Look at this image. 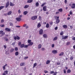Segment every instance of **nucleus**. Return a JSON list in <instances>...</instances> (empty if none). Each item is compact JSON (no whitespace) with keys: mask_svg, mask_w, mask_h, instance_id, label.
<instances>
[{"mask_svg":"<svg viewBox=\"0 0 75 75\" xmlns=\"http://www.w3.org/2000/svg\"><path fill=\"white\" fill-rule=\"evenodd\" d=\"M59 16H55L54 18L56 20V24H58L59 22H60V20L59 19Z\"/></svg>","mask_w":75,"mask_h":75,"instance_id":"1","label":"nucleus"},{"mask_svg":"<svg viewBox=\"0 0 75 75\" xmlns=\"http://www.w3.org/2000/svg\"><path fill=\"white\" fill-rule=\"evenodd\" d=\"M23 17V15H20L19 16L18 18H16V20L17 21H20L21 20V18Z\"/></svg>","mask_w":75,"mask_h":75,"instance_id":"2","label":"nucleus"},{"mask_svg":"<svg viewBox=\"0 0 75 75\" xmlns=\"http://www.w3.org/2000/svg\"><path fill=\"white\" fill-rule=\"evenodd\" d=\"M31 42V40H28V43H29L28 44L30 46H31L33 44V42Z\"/></svg>","mask_w":75,"mask_h":75,"instance_id":"3","label":"nucleus"},{"mask_svg":"<svg viewBox=\"0 0 75 75\" xmlns=\"http://www.w3.org/2000/svg\"><path fill=\"white\" fill-rule=\"evenodd\" d=\"M37 18V16H33L31 18V19L32 20H36Z\"/></svg>","mask_w":75,"mask_h":75,"instance_id":"4","label":"nucleus"},{"mask_svg":"<svg viewBox=\"0 0 75 75\" xmlns=\"http://www.w3.org/2000/svg\"><path fill=\"white\" fill-rule=\"evenodd\" d=\"M13 38L14 40H17V39L18 40L20 39V37L18 36H16V37H13Z\"/></svg>","mask_w":75,"mask_h":75,"instance_id":"5","label":"nucleus"},{"mask_svg":"<svg viewBox=\"0 0 75 75\" xmlns=\"http://www.w3.org/2000/svg\"><path fill=\"white\" fill-rule=\"evenodd\" d=\"M68 37V36H66L64 37V35L62 36V40H66Z\"/></svg>","mask_w":75,"mask_h":75,"instance_id":"6","label":"nucleus"},{"mask_svg":"<svg viewBox=\"0 0 75 75\" xmlns=\"http://www.w3.org/2000/svg\"><path fill=\"white\" fill-rule=\"evenodd\" d=\"M8 74V71L6 70L4 71V73L2 74V75H6Z\"/></svg>","mask_w":75,"mask_h":75,"instance_id":"7","label":"nucleus"},{"mask_svg":"<svg viewBox=\"0 0 75 75\" xmlns=\"http://www.w3.org/2000/svg\"><path fill=\"white\" fill-rule=\"evenodd\" d=\"M52 52L54 54H57V53H58V52H57V50H54L52 51Z\"/></svg>","mask_w":75,"mask_h":75,"instance_id":"8","label":"nucleus"},{"mask_svg":"<svg viewBox=\"0 0 75 75\" xmlns=\"http://www.w3.org/2000/svg\"><path fill=\"white\" fill-rule=\"evenodd\" d=\"M5 30L8 32H10L11 31V29L8 28H6L5 29Z\"/></svg>","mask_w":75,"mask_h":75,"instance_id":"9","label":"nucleus"},{"mask_svg":"<svg viewBox=\"0 0 75 75\" xmlns=\"http://www.w3.org/2000/svg\"><path fill=\"white\" fill-rule=\"evenodd\" d=\"M9 4L10 3L9 2V1L7 2L6 4V6H5L6 8H7V7H8Z\"/></svg>","mask_w":75,"mask_h":75,"instance_id":"10","label":"nucleus"},{"mask_svg":"<svg viewBox=\"0 0 75 75\" xmlns=\"http://www.w3.org/2000/svg\"><path fill=\"white\" fill-rule=\"evenodd\" d=\"M47 6H45L43 7V10L44 11H46L47 10Z\"/></svg>","mask_w":75,"mask_h":75,"instance_id":"11","label":"nucleus"},{"mask_svg":"<svg viewBox=\"0 0 75 75\" xmlns=\"http://www.w3.org/2000/svg\"><path fill=\"white\" fill-rule=\"evenodd\" d=\"M23 27H25V28L26 29H27V28H28V26H27V24H23Z\"/></svg>","mask_w":75,"mask_h":75,"instance_id":"12","label":"nucleus"},{"mask_svg":"<svg viewBox=\"0 0 75 75\" xmlns=\"http://www.w3.org/2000/svg\"><path fill=\"white\" fill-rule=\"evenodd\" d=\"M42 33H43V30H42V29H41L39 31V34L41 35L42 34Z\"/></svg>","mask_w":75,"mask_h":75,"instance_id":"13","label":"nucleus"},{"mask_svg":"<svg viewBox=\"0 0 75 75\" xmlns=\"http://www.w3.org/2000/svg\"><path fill=\"white\" fill-rule=\"evenodd\" d=\"M43 37L44 38H48V36H47V35L46 34H44L43 35Z\"/></svg>","mask_w":75,"mask_h":75,"instance_id":"14","label":"nucleus"},{"mask_svg":"<svg viewBox=\"0 0 75 75\" xmlns=\"http://www.w3.org/2000/svg\"><path fill=\"white\" fill-rule=\"evenodd\" d=\"M7 66V64H5V65L2 68L4 69V70H5V69H6V67Z\"/></svg>","mask_w":75,"mask_h":75,"instance_id":"15","label":"nucleus"},{"mask_svg":"<svg viewBox=\"0 0 75 75\" xmlns=\"http://www.w3.org/2000/svg\"><path fill=\"white\" fill-rule=\"evenodd\" d=\"M71 8H75V4H72V6H71Z\"/></svg>","mask_w":75,"mask_h":75,"instance_id":"16","label":"nucleus"},{"mask_svg":"<svg viewBox=\"0 0 75 75\" xmlns=\"http://www.w3.org/2000/svg\"><path fill=\"white\" fill-rule=\"evenodd\" d=\"M20 65L21 66V67H22V66H24V65H25V63L23 62L21 63L20 64Z\"/></svg>","mask_w":75,"mask_h":75,"instance_id":"17","label":"nucleus"},{"mask_svg":"<svg viewBox=\"0 0 75 75\" xmlns=\"http://www.w3.org/2000/svg\"><path fill=\"white\" fill-rule=\"evenodd\" d=\"M28 1L27 2V3H32L33 1V0H27Z\"/></svg>","mask_w":75,"mask_h":75,"instance_id":"18","label":"nucleus"},{"mask_svg":"<svg viewBox=\"0 0 75 75\" xmlns=\"http://www.w3.org/2000/svg\"><path fill=\"white\" fill-rule=\"evenodd\" d=\"M41 26V23H38L37 25L38 28H40Z\"/></svg>","mask_w":75,"mask_h":75,"instance_id":"19","label":"nucleus"},{"mask_svg":"<svg viewBox=\"0 0 75 75\" xmlns=\"http://www.w3.org/2000/svg\"><path fill=\"white\" fill-rule=\"evenodd\" d=\"M12 13V11H9L8 12V13L7 15L8 16H9V15H11V14Z\"/></svg>","mask_w":75,"mask_h":75,"instance_id":"20","label":"nucleus"},{"mask_svg":"<svg viewBox=\"0 0 75 75\" xmlns=\"http://www.w3.org/2000/svg\"><path fill=\"white\" fill-rule=\"evenodd\" d=\"M15 5L14 4H13L11 2H10V6H14Z\"/></svg>","mask_w":75,"mask_h":75,"instance_id":"21","label":"nucleus"},{"mask_svg":"<svg viewBox=\"0 0 75 75\" xmlns=\"http://www.w3.org/2000/svg\"><path fill=\"white\" fill-rule=\"evenodd\" d=\"M60 12H62V11H63V10L62 9V8H61L58 10Z\"/></svg>","mask_w":75,"mask_h":75,"instance_id":"22","label":"nucleus"},{"mask_svg":"<svg viewBox=\"0 0 75 75\" xmlns=\"http://www.w3.org/2000/svg\"><path fill=\"white\" fill-rule=\"evenodd\" d=\"M28 7H29V5H25V6L24 7V8H28Z\"/></svg>","mask_w":75,"mask_h":75,"instance_id":"23","label":"nucleus"},{"mask_svg":"<svg viewBox=\"0 0 75 75\" xmlns=\"http://www.w3.org/2000/svg\"><path fill=\"white\" fill-rule=\"evenodd\" d=\"M27 13H28V11H25L23 12V14H24V15H27Z\"/></svg>","mask_w":75,"mask_h":75,"instance_id":"24","label":"nucleus"},{"mask_svg":"<svg viewBox=\"0 0 75 75\" xmlns=\"http://www.w3.org/2000/svg\"><path fill=\"white\" fill-rule=\"evenodd\" d=\"M20 48H23V47H24V44H23L21 45Z\"/></svg>","mask_w":75,"mask_h":75,"instance_id":"25","label":"nucleus"},{"mask_svg":"<svg viewBox=\"0 0 75 75\" xmlns=\"http://www.w3.org/2000/svg\"><path fill=\"white\" fill-rule=\"evenodd\" d=\"M29 46H30L29 44L28 45H24V48H28Z\"/></svg>","mask_w":75,"mask_h":75,"instance_id":"26","label":"nucleus"},{"mask_svg":"<svg viewBox=\"0 0 75 75\" xmlns=\"http://www.w3.org/2000/svg\"><path fill=\"white\" fill-rule=\"evenodd\" d=\"M50 61L49 60H47L46 62V64H50Z\"/></svg>","mask_w":75,"mask_h":75,"instance_id":"27","label":"nucleus"},{"mask_svg":"<svg viewBox=\"0 0 75 75\" xmlns=\"http://www.w3.org/2000/svg\"><path fill=\"white\" fill-rule=\"evenodd\" d=\"M63 27L64 28H67L68 26L66 25H63Z\"/></svg>","mask_w":75,"mask_h":75,"instance_id":"28","label":"nucleus"},{"mask_svg":"<svg viewBox=\"0 0 75 75\" xmlns=\"http://www.w3.org/2000/svg\"><path fill=\"white\" fill-rule=\"evenodd\" d=\"M42 46L41 45L39 44L38 45V49H40V48H41Z\"/></svg>","mask_w":75,"mask_h":75,"instance_id":"29","label":"nucleus"},{"mask_svg":"<svg viewBox=\"0 0 75 75\" xmlns=\"http://www.w3.org/2000/svg\"><path fill=\"white\" fill-rule=\"evenodd\" d=\"M63 55H64V52H62L59 54V56H62Z\"/></svg>","mask_w":75,"mask_h":75,"instance_id":"30","label":"nucleus"},{"mask_svg":"<svg viewBox=\"0 0 75 75\" xmlns=\"http://www.w3.org/2000/svg\"><path fill=\"white\" fill-rule=\"evenodd\" d=\"M15 55L16 56H17L18 55V52H16L15 53Z\"/></svg>","mask_w":75,"mask_h":75,"instance_id":"31","label":"nucleus"},{"mask_svg":"<svg viewBox=\"0 0 75 75\" xmlns=\"http://www.w3.org/2000/svg\"><path fill=\"white\" fill-rule=\"evenodd\" d=\"M46 28H49V24H48V23H47L46 24Z\"/></svg>","mask_w":75,"mask_h":75,"instance_id":"32","label":"nucleus"},{"mask_svg":"<svg viewBox=\"0 0 75 75\" xmlns=\"http://www.w3.org/2000/svg\"><path fill=\"white\" fill-rule=\"evenodd\" d=\"M35 5L36 7H38L39 6V3L38 2H37L35 4Z\"/></svg>","mask_w":75,"mask_h":75,"instance_id":"33","label":"nucleus"},{"mask_svg":"<svg viewBox=\"0 0 75 75\" xmlns=\"http://www.w3.org/2000/svg\"><path fill=\"white\" fill-rule=\"evenodd\" d=\"M37 63H35L33 64V67L34 68V67H35L36 66H37Z\"/></svg>","mask_w":75,"mask_h":75,"instance_id":"34","label":"nucleus"},{"mask_svg":"<svg viewBox=\"0 0 75 75\" xmlns=\"http://www.w3.org/2000/svg\"><path fill=\"white\" fill-rule=\"evenodd\" d=\"M14 49L12 48L10 50V52H13L14 51Z\"/></svg>","mask_w":75,"mask_h":75,"instance_id":"35","label":"nucleus"},{"mask_svg":"<svg viewBox=\"0 0 75 75\" xmlns=\"http://www.w3.org/2000/svg\"><path fill=\"white\" fill-rule=\"evenodd\" d=\"M58 38V37H54L53 39V41H55V40H57Z\"/></svg>","mask_w":75,"mask_h":75,"instance_id":"36","label":"nucleus"},{"mask_svg":"<svg viewBox=\"0 0 75 75\" xmlns=\"http://www.w3.org/2000/svg\"><path fill=\"white\" fill-rule=\"evenodd\" d=\"M4 7V6H0V10H1V9L3 8Z\"/></svg>","mask_w":75,"mask_h":75,"instance_id":"37","label":"nucleus"},{"mask_svg":"<svg viewBox=\"0 0 75 75\" xmlns=\"http://www.w3.org/2000/svg\"><path fill=\"white\" fill-rule=\"evenodd\" d=\"M71 72V70L69 69L67 71V73H70Z\"/></svg>","mask_w":75,"mask_h":75,"instance_id":"38","label":"nucleus"},{"mask_svg":"<svg viewBox=\"0 0 75 75\" xmlns=\"http://www.w3.org/2000/svg\"><path fill=\"white\" fill-rule=\"evenodd\" d=\"M4 34H5V33L3 32L2 33L1 35H0V37H2V36H3L4 35Z\"/></svg>","mask_w":75,"mask_h":75,"instance_id":"39","label":"nucleus"},{"mask_svg":"<svg viewBox=\"0 0 75 75\" xmlns=\"http://www.w3.org/2000/svg\"><path fill=\"white\" fill-rule=\"evenodd\" d=\"M9 24L10 26H13V23L11 22H10Z\"/></svg>","mask_w":75,"mask_h":75,"instance_id":"40","label":"nucleus"},{"mask_svg":"<svg viewBox=\"0 0 75 75\" xmlns=\"http://www.w3.org/2000/svg\"><path fill=\"white\" fill-rule=\"evenodd\" d=\"M70 44H71L70 42H67L66 45H70Z\"/></svg>","mask_w":75,"mask_h":75,"instance_id":"41","label":"nucleus"},{"mask_svg":"<svg viewBox=\"0 0 75 75\" xmlns=\"http://www.w3.org/2000/svg\"><path fill=\"white\" fill-rule=\"evenodd\" d=\"M64 34V32L63 31H62L61 33H60V35H62Z\"/></svg>","mask_w":75,"mask_h":75,"instance_id":"42","label":"nucleus"},{"mask_svg":"<svg viewBox=\"0 0 75 75\" xmlns=\"http://www.w3.org/2000/svg\"><path fill=\"white\" fill-rule=\"evenodd\" d=\"M0 26L1 27H4V25H0Z\"/></svg>","mask_w":75,"mask_h":75,"instance_id":"43","label":"nucleus"},{"mask_svg":"<svg viewBox=\"0 0 75 75\" xmlns=\"http://www.w3.org/2000/svg\"><path fill=\"white\" fill-rule=\"evenodd\" d=\"M21 42H19L18 43V45L19 46H20V45H21Z\"/></svg>","mask_w":75,"mask_h":75,"instance_id":"44","label":"nucleus"},{"mask_svg":"<svg viewBox=\"0 0 75 75\" xmlns=\"http://www.w3.org/2000/svg\"><path fill=\"white\" fill-rule=\"evenodd\" d=\"M15 50L16 51H18V48L17 47H15Z\"/></svg>","mask_w":75,"mask_h":75,"instance_id":"45","label":"nucleus"},{"mask_svg":"<svg viewBox=\"0 0 75 75\" xmlns=\"http://www.w3.org/2000/svg\"><path fill=\"white\" fill-rule=\"evenodd\" d=\"M41 18H42L41 17L39 16V19L40 21H41Z\"/></svg>","mask_w":75,"mask_h":75,"instance_id":"46","label":"nucleus"},{"mask_svg":"<svg viewBox=\"0 0 75 75\" xmlns=\"http://www.w3.org/2000/svg\"><path fill=\"white\" fill-rule=\"evenodd\" d=\"M46 4L45 3H44L41 6V7H43Z\"/></svg>","mask_w":75,"mask_h":75,"instance_id":"47","label":"nucleus"},{"mask_svg":"<svg viewBox=\"0 0 75 75\" xmlns=\"http://www.w3.org/2000/svg\"><path fill=\"white\" fill-rule=\"evenodd\" d=\"M50 25H52L53 24V22H52V21L50 22Z\"/></svg>","mask_w":75,"mask_h":75,"instance_id":"48","label":"nucleus"},{"mask_svg":"<svg viewBox=\"0 0 75 75\" xmlns=\"http://www.w3.org/2000/svg\"><path fill=\"white\" fill-rule=\"evenodd\" d=\"M54 46H55V45L54 44H53L52 45V48H54Z\"/></svg>","mask_w":75,"mask_h":75,"instance_id":"49","label":"nucleus"},{"mask_svg":"<svg viewBox=\"0 0 75 75\" xmlns=\"http://www.w3.org/2000/svg\"><path fill=\"white\" fill-rule=\"evenodd\" d=\"M44 72L45 73H48V71H47L46 70H45L44 71Z\"/></svg>","mask_w":75,"mask_h":75,"instance_id":"50","label":"nucleus"},{"mask_svg":"<svg viewBox=\"0 0 75 75\" xmlns=\"http://www.w3.org/2000/svg\"><path fill=\"white\" fill-rule=\"evenodd\" d=\"M3 33V30H1L0 31V35L1 34H2Z\"/></svg>","mask_w":75,"mask_h":75,"instance_id":"51","label":"nucleus"},{"mask_svg":"<svg viewBox=\"0 0 75 75\" xmlns=\"http://www.w3.org/2000/svg\"><path fill=\"white\" fill-rule=\"evenodd\" d=\"M64 74H66V70L65 69H64L63 70Z\"/></svg>","mask_w":75,"mask_h":75,"instance_id":"52","label":"nucleus"},{"mask_svg":"<svg viewBox=\"0 0 75 75\" xmlns=\"http://www.w3.org/2000/svg\"><path fill=\"white\" fill-rule=\"evenodd\" d=\"M4 19H2L1 21V23H3V22H4Z\"/></svg>","mask_w":75,"mask_h":75,"instance_id":"53","label":"nucleus"},{"mask_svg":"<svg viewBox=\"0 0 75 75\" xmlns=\"http://www.w3.org/2000/svg\"><path fill=\"white\" fill-rule=\"evenodd\" d=\"M59 11H57L55 13L56 14H59Z\"/></svg>","mask_w":75,"mask_h":75,"instance_id":"54","label":"nucleus"},{"mask_svg":"<svg viewBox=\"0 0 75 75\" xmlns=\"http://www.w3.org/2000/svg\"><path fill=\"white\" fill-rule=\"evenodd\" d=\"M15 44H16V42H14L12 43V45H15Z\"/></svg>","mask_w":75,"mask_h":75,"instance_id":"55","label":"nucleus"},{"mask_svg":"<svg viewBox=\"0 0 75 75\" xmlns=\"http://www.w3.org/2000/svg\"><path fill=\"white\" fill-rule=\"evenodd\" d=\"M18 13L19 14H20L21 13V11H20V10L19 9L18 11Z\"/></svg>","mask_w":75,"mask_h":75,"instance_id":"56","label":"nucleus"},{"mask_svg":"<svg viewBox=\"0 0 75 75\" xmlns=\"http://www.w3.org/2000/svg\"><path fill=\"white\" fill-rule=\"evenodd\" d=\"M69 14L70 15H71V14H72V12L71 11H70V12Z\"/></svg>","mask_w":75,"mask_h":75,"instance_id":"57","label":"nucleus"},{"mask_svg":"<svg viewBox=\"0 0 75 75\" xmlns=\"http://www.w3.org/2000/svg\"><path fill=\"white\" fill-rule=\"evenodd\" d=\"M6 41H8V38H6L5 39Z\"/></svg>","mask_w":75,"mask_h":75,"instance_id":"58","label":"nucleus"},{"mask_svg":"<svg viewBox=\"0 0 75 75\" xmlns=\"http://www.w3.org/2000/svg\"><path fill=\"white\" fill-rule=\"evenodd\" d=\"M28 58V57H25L24 59H27V58Z\"/></svg>","mask_w":75,"mask_h":75,"instance_id":"59","label":"nucleus"},{"mask_svg":"<svg viewBox=\"0 0 75 75\" xmlns=\"http://www.w3.org/2000/svg\"><path fill=\"white\" fill-rule=\"evenodd\" d=\"M55 30H57V29H58V27H56L55 28H54Z\"/></svg>","mask_w":75,"mask_h":75,"instance_id":"60","label":"nucleus"},{"mask_svg":"<svg viewBox=\"0 0 75 75\" xmlns=\"http://www.w3.org/2000/svg\"><path fill=\"white\" fill-rule=\"evenodd\" d=\"M70 28H71V29H72V28H73V26H72V25L70 26Z\"/></svg>","mask_w":75,"mask_h":75,"instance_id":"61","label":"nucleus"},{"mask_svg":"<svg viewBox=\"0 0 75 75\" xmlns=\"http://www.w3.org/2000/svg\"><path fill=\"white\" fill-rule=\"evenodd\" d=\"M4 47L5 49H6V48H7V46H6V45H4Z\"/></svg>","mask_w":75,"mask_h":75,"instance_id":"62","label":"nucleus"},{"mask_svg":"<svg viewBox=\"0 0 75 75\" xmlns=\"http://www.w3.org/2000/svg\"><path fill=\"white\" fill-rule=\"evenodd\" d=\"M41 50L42 51H44L45 49H44V48H42Z\"/></svg>","mask_w":75,"mask_h":75,"instance_id":"63","label":"nucleus"},{"mask_svg":"<svg viewBox=\"0 0 75 75\" xmlns=\"http://www.w3.org/2000/svg\"><path fill=\"white\" fill-rule=\"evenodd\" d=\"M73 40H75V37H74L73 38H72Z\"/></svg>","mask_w":75,"mask_h":75,"instance_id":"64","label":"nucleus"}]
</instances>
